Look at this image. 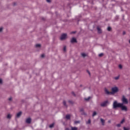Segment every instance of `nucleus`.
<instances>
[{
    "label": "nucleus",
    "instance_id": "nucleus-23",
    "mask_svg": "<svg viewBox=\"0 0 130 130\" xmlns=\"http://www.w3.org/2000/svg\"><path fill=\"white\" fill-rule=\"evenodd\" d=\"M115 80H118L119 79V76H117L114 78Z\"/></svg>",
    "mask_w": 130,
    "mask_h": 130
},
{
    "label": "nucleus",
    "instance_id": "nucleus-4",
    "mask_svg": "<svg viewBox=\"0 0 130 130\" xmlns=\"http://www.w3.org/2000/svg\"><path fill=\"white\" fill-rule=\"evenodd\" d=\"M67 34H63L61 35L60 37V40H64V39H67Z\"/></svg>",
    "mask_w": 130,
    "mask_h": 130
},
{
    "label": "nucleus",
    "instance_id": "nucleus-20",
    "mask_svg": "<svg viewBox=\"0 0 130 130\" xmlns=\"http://www.w3.org/2000/svg\"><path fill=\"white\" fill-rule=\"evenodd\" d=\"M87 124L91 123V120L89 119L87 122H86Z\"/></svg>",
    "mask_w": 130,
    "mask_h": 130
},
{
    "label": "nucleus",
    "instance_id": "nucleus-16",
    "mask_svg": "<svg viewBox=\"0 0 130 130\" xmlns=\"http://www.w3.org/2000/svg\"><path fill=\"white\" fill-rule=\"evenodd\" d=\"M66 119H70V118H71V115H66Z\"/></svg>",
    "mask_w": 130,
    "mask_h": 130
},
{
    "label": "nucleus",
    "instance_id": "nucleus-6",
    "mask_svg": "<svg viewBox=\"0 0 130 130\" xmlns=\"http://www.w3.org/2000/svg\"><path fill=\"white\" fill-rule=\"evenodd\" d=\"M108 104V101H106L105 102L102 103L101 104V106L104 107V106H106V105H107Z\"/></svg>",
    "mask_w": 130,
    "mask_h": 130
},
{
    "label": "nucleus",
    "instance_id": "nucleus-33",
    "mask_svg": "<svg viewBox=\"0 0 130 130\" xmlns=\"http://www.w3.org/2000/svg\"><path fill=\"white\" fill-rule=\"evenodd\" d=\"M80 122V121H75V123H79Z\"/></svg>",
    "mask_w": 130,
    "mask_h": 130
},
{
    "label": "nucleus",
    "instance_id": "nucleus-30",
    "mask_svg": "<svg viewBox=\"0 0 130 130\" xmlns=\"http://www.w3.org/2000/svg\"><path fill=\"white\" fill-rule=\"evenodd\" d=\"M44 56H45L44 54H43L41 55V57H44Z\"/></svg>",
    "mask_w": 130,
    "mask_h": 130
},
{
    "label": "nucleus",
    "instance_id": "nucleus-22",
    "mask_svg": "<svg viewBox=\"0 0 130 130\" xmlns=\"http://www.w3.org/2000/svg\"><path fill=\"white\" fill-rule=\"evenodd\" d=\"M97 114V113H96V112H94L92 114V116H95V115H96Z\"/></svg>",
    "mask_w": 130,
    "mask_h": 130
},
{
    "label": "nucleus",
    "instance_id": "nucleus-14",
    "mask_svg": "<svg viewBox=\"0 0 130 130\" xmlns=\"http://www.w3.org/2000/svg\"><path fill=\"white\" fill-rule=\"evenodd\" d=\"M11 117H12V115H11V114H8L7 115V118H8V119H10Z\"/></svg>",
    "mask_w": 130,
    "mask_h": 130
},
{
    "label": "nucleus",
    "instance_id": "nucleus-12",
    "mask_svg": "<svg viewBox=\"0 0 130 130\" xmlns=\"http://www.w3.org/2000/svg\"><path fill=\"white\" fill-rule=\"evenodd\" d=\"M22 115V112H18L17 115H16V117H19L21 116V115Z\"/></svg>",
    "mask_w": 130,
    "mask_h": 130
},
{
    "label": "nucleus",
    "instance_id": "nucleus-31",
    "mask_svg": "<svg viewBox=\"0 0 130 130\" xmlns=\"http://www.w3.org/2000/svg\"><path fill=\"white\" fill-rule=\"evenodd\" d=\"M2 83H3V80L0 79V84H2Z\"/></svg>",
    "mask_w": 130,
    "mask_h": 130
},
{
    "label": "nucleus",
    "instance_id": "nucleus-24",
    "mask_svg": "<svg viewBox=\"0 0 130 130\" xmlns=\"http://www.w3.org/2000/svg\"><path fill=\"white\" fill-rule=\"evenodd\" d=\"M107 30H108V31H111V27H108V28H107Z\"/></svg>",
    "mask_w": 130,
    "mask_h": 130
},
{
    "label": "nucleus",
    "instance_id": "nucleus-21",
    "mask_svg": "<svg viewBox=\"0 0 130 130\" xmlns=\"http://www.w3.org/2000/svg\"><path fill=\"white\" fill-rule=\"evenodd\" d=\"M54 124L52 123L51 125H50L49 127L51 128L54 126Z\"/></svg>",
    "mask_w": 130,
    "mask_h": 130
},
{
    "label": "nucleus",
    "instance_id": "nucleus-7",
    "mask_svg": "<svg viewBox=\"0 0 130 130\" xmlns=\"http://www.w3.org/2000/svg\"><path fill=\"white\" fill-rule=\"evenodd\" d=\"M71 43H75L77 42V39L75 38H73L71 40Z\"/></svg>",
    "mask_w": 130,
    "mask_h": 130
},
{
    "label": "nucleus",
    "instance_id": "nucleus-41",
    "mask_svg": "<svg viewBox=\"0 0 130 130\" xmlns=\"http://www.w3.org/2000/svg\"><path fill=\"white\" fill-rule=\"evenodd\" d=\"M129 43H130V40H129Z\"/></svg>",
    "mask_w": 130,
    "mask_h": 130
},
{
    "label": "nucleus",
    "instance_id": "nucleus-26",
    "mask_svg": "<svg viewBox=\"0 0 130 130\" xmlns=\"http://www.w3.org/2000/svg\"><path fill=\"white\" fill-rule=\"evenodd\" d=\"M124 130H129V128H125V127H123Z\"/></svg>",
    "mask_w": 130,
    "mask_h": 130
},
{
    "label": "nucleus",
    "instance_id": "nucleus-34",
    "mask_svg": "<svg viewBox=\"0 0 130 130\" xmlns=\"http://www.w3.org/2000/svg\"><path fill=\"white\" fill-rule=\"evenodd\" d=\"M66 47H64V48H63V50H64V51H66Z\"/></svg>",
    "mask_w": 130,
    "mask_h": 130
},
{
    "label": "nucleus",
    "instance_id": "nucleus-27",
    "mask_svg": "<svg viewBox=\"0 0 130 130\" xmlns=\"http://www.w3.org/2000/svg\"><path fill=\"white\" fill-rule=\"evenodd\" d=\"M103 56V53H101L99 55V56L101 57Z\"/></svg>",
    "mask_w": 130,
    "mask_h": 130
},
{
    "label": "nucleus",
    "instance_id": "nucleus-39",
    "mask_svg": "<svg viewBox=\"0 0 130 130\" xmlns=\"http://www.w3.org/2000/svg\"><path fill=\"white\" fill-rule=\"evenodd\" d=\"M108 122H110V120L108 121Z\"/></svg>",
    "mask_w": 130,
    "mask_h": 130
},
{
    "label": "nucleus",
    "instance_id": "nucleus-17",
    "mask_svg": "<svg viewBox=\"0 0 130 130\" xmlns=\"http://www.w3.org/2000/svg\"><path fill=\"white\" fill-rule=\"evenodd\" d=\"M71 129L72 130H77L78 128H77L76 127H72Z\"/></svg>",
    "mask_w": 130,
    "mask_h": 130
},
{
    "label": "nucleus",
    "instance_id": "nucleus-10",
    "mask_svg": "<svg viewBox=\"0 0 130 130\" xmlns=\"http://www.w3.org/2000/svg\"><path fill=\"white\" fill-rule=\"evenodd\" d=\"M123 122H124V119H123L121 121L120 124H117V126H118V127H120L121 124H122Z\"/></svg>",
    "mask_w": 130,
    "mask_h": 130
},
{
    "label": "nucleus",
    "instance_id": "nucleus-8",
    "mask_svg": "<svg viewBox=\"0 0 130 130\" xmlns=\"http://www.w3.org/2000/svg\"><path fill=\"white\" fill-rule=\"evenodd\" d=\"M105 92L106 94H107L108 95H109V94H112L111 92H110L107 88H105Z\"/></svg>",
    "mask_w": 130,
    "mask_h": 130
},
{
    "label": "nucleus",
    "instance_id": "nucleus-9",
    "mask_svg": "<svg viewBox=\"0 0 130 130\" xmlns=\"http://www.w3.org/2000/svg\"><path fill=\"white\" fill-rule=\"evenodd\" d=\"M101 120V122L102 123V125H104V124H105V120L101 118L100 119Z\"/></svg>",
    "mask_w": 130,
    "mask_h": 130
},
{
    "label": "nucleus",
    "instance_id": "nucleus-36",
    "mask_svg": "<svg viewBox=\"0 0 130 130\" xmlns=\"http://www.w3.org/2000/svg\"><path fill=\"white\" fill-rule=\"evenodd\" d=\"M74 33H75V31H73V32H71V34H73Z\"/></svg>",
    "mask_w": 130,
    "mask_h": 130
},
{
    "label": "nucleus",
    "instance_id": "nucleus-2",
    "mask_svg": "<svg viewBox=\"0 0 130 130\" xmlns=\"http://www.w3.org/2000/svg\"><path fill=\"white\" fill-rule=\"evenodd\" d=\"M118 92V88L116 86L113 87L112 88V94H114V93H116Z\"/></svg>",
    "mask_w": 130,
    "mask_h": 130
},
{
    "label": "nucleus",
    "instance_id": "nucleus-18",
    "mask_svg": "<svg viewBox=\"0 0 130 130\" xmlns=\"http://www.w3.org/2000/svg\"><path fill=\"white\" fill-rule=\"evenodd\" d=\"M90 99L91 97L89 96L88 98H85V100H86V101H89V100H90Z\"/></svg>",
    "mask_w": 130,
    "mask_h": 130
},
{
    "label": "nucleus",
    "instance_id": "nucleus-38",
    "mask_svg": "<svg viewBox=\"0 0 130 130\" xmlns=\"http://www.w3.org/2000/svg\"><path fill=\"white\" fill-rule=\"evenodd\" d=\"M88 74L90 75V72H88Z\"/></svg>",
    "mask_w": 130,
    "mask_h": 130
},
{
    "label": "nucleus",
    "instance_id": "nucleus-32",
    "mask_svg": "<svg viewBox=\"0 0 130 130\" xmlns=\"http://www.w3.org/2000/svg\"><path fill=\"white\" fill-rule=\"evenodd\" d=\"M46 2H47V3H50V0H46Z\"/></svg>",
    "mask_w": 130,
    "mask_h": 130
},
{
    "label": "nucleus",
    "instance_id": "nucleus-11",
    "mask_svg": "<svg viewBox=\"0 0 130 130\" xmlns=\"http://www.w3.org/2000/svg\"><path fill=\"white\" fill-rule=\"evenodd\" d=\"M26 123H30V122H31V118H28L26 119Z\"/></svg>",
    "mask_w": 130,
    "mask_h": 130
},
{
    "label": "nucleus",
    "instance_id": "nucleus-3",
    "mask_svg": "<svg viewBox=\"0 0 130 130\" xmlns=\"http://www.w3.org/2000/svg\"><path fill=\"white\" fill-rule=\"evenodd\" d=\"M122 101L124 104H127L128 103V102L127 101V99L124 97V96H123L122 99Z\"/></svg>",
    "mask_w": 130,
    "mask_h": 130
},
{
    "label": "nucleus",
    "instance_id": "nucleus-28",
    "mask_svg": "<svg viewBox=\"0 0 130 130\" xmlns=\"http://www.w3.org/2000/svg\"><path fill=\"white\" fill-rule=\"evenodd\" d=\"M3 27H0V32H2L3 31Z\"/></svg>",
    "mask_w": 130,
    "mask_h": 130
},
{
    "label": "nucleus",
    "instance_id": "nucleus-29",
    "mask_svg": "<svg viewBox=\"0 0 130 130\" xmlns=\"http://www.w3.org/2000/svg\"><path fill=\"white\" fill-rule=\"evenodd\" d=\"M119 69H122V66H121V65H119Z\"/></svg>",
    "mask_w": 130,
    "mask_h": 130
},
{
    "label": "nucleus",
    "instance_id": "nucleus-19",
    "mask_svg": "<svg viewBox=\"0 0 130 130\" xmlns=\"http://www.w3.org/2000/svg\"><path fill=\"white\" fill-rule=\"evenodd\" d=\"M41 45H40V44H37V45H36V47L37 48L41 47Z\"/></svg>",
    "mask_w": 130,
    "mask_h": 130
},
{
    "label": "nucleus",
    "instance_id": "nucleus-25",
    "mask_svg": "<svg viewBox=\"0 0 130 130\" xmlns=\"http://www.w3.org/2000/svg\"><path fill=\"white\" fill-rule=\"evenodd\" d=\"M63 105L64 106H67V105H66V101H63Z\"/></svg>",
    "mask_w": 130,
    "mask_h": 130
},
{
    "label": "nucleus",
    "instance_id": "nucleus-13",
    "mask_svg": "<svg viewBox=\"0 0 130 130\" xmlns=\"http://www.w3.org/2000/svg\"><path fill=\"white\" fill-rule=\"evenodd\" d=\"M97 30L99 33H101L102 32V31L101 30V29L99 27H97Z\"/></svg>",
    "mask_w": 130,
    "mask_h": 130
},
{
    "label": "nucleus",
    "instance_id": "nucleus-37",
    "mask_svg": "<svg viewBox=\"0 0 130 130\" xmlns=\"http://www.w3.org/2000/svg\"><path fill=\"white\" fill-rule=\"evenodd\" d=\"M66 130H70V129L67 128L66 129Z\"/></svg>",
    "mask_w": 130,
    "mask_h": 130
},
{
    "label": "nucleus",
    "instance_id": "nucleus-5",
    "mask_svg": "<svg viewBox=\"0 0 130 130\" xmlns=\"http://www.w3.org/2000/svg\"><path fill=\"white\" fill-rule=\"evenodd\" d=\"M122 110H124V111H126L127 110V108L125 106H123V104L122 103V106H120Z\"/></svg>",
    "mask_w": 130,
    "mask_h": 130
},
{
    "label": "nucleus",
    "instance_id": "nucleus-40",
    "mask_svg": "<svg viewBox=\"0 0 130 130\" xmlns=\"http://www.w3.org/2000/svg\"><path fill=\"white\" fill-rule=\"evenodd\" d=\"M123 34H125V32H123Z\"/></svg>",
    "mask_w": 130,
    "mask_h": 130
},
{
    "label": "nucleus",
    "instance_id": "nucleus-1",
    "mask_svg": "<svg viewBox=\"0 0 130 130\" xmlns=\"http://www.w3.org/2000/svg\"><path fill=\"white\" fill-rule=\"evenodd\" d=\"M122 103H118L116 101L113 103V108H117V107H120L122 106Z\"/></svg>",
    "mask_w": 130,
    "mask_h": 130
},
{
    "label": "nucleus",
    "instance_id": "nucleus-15",
    "mask_svg": "<svg viewBox=\"0 0 130 130\" xmlns=\"http://www.w3.org/2000/svg\"><path fill=\"white\" fill-rule=\"evenodd\" d=\"M82 56H83V57H85V56H87V54L86 53H82L81 54Z\"/></svg>",
    "mask_w": 130,
    "mask_h": 130
},
{
    "label": "nucleus",
    "instance_id": "nucleus-35",
    "mask_svg": "<svg viewBox=\"0 0 130 130\" xmlns=\"http://www.w3.org/2000/svg\"><path fill=\"white\" fill-rule=\"evenodd\" d=\"M9 101H11V100H12V98H10L9 99Z\"/></svg>",
    "mask_w": 130,
    "mask_h": 130
}]
</instances>
